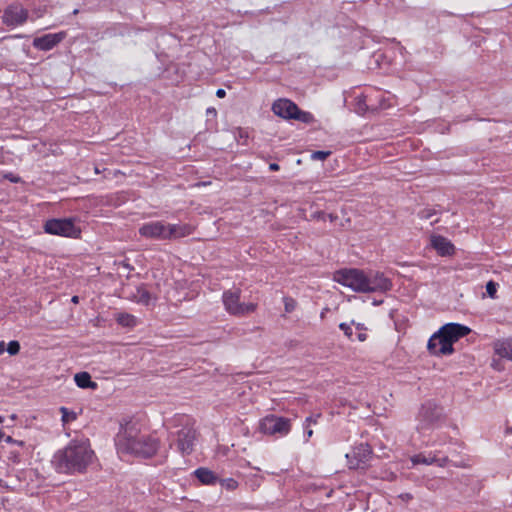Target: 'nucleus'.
Wrapping results in <instances>:
<instances>
[{
  "instance_id": "1",
  "label": "nucleus",
  "mask_w": 512,
  "mask_h": 512,
  "mask_svg": "<svg viewBox=\"0 0 512 512\" xmlns=\"http://www.w3.org/2000/svg\"><path fill=\"white\" fill-rule=\"evenodd\" d=\"M159 445L158 438L141 432L135 423L126 424L116 437V447L119 454L150 458L157 453Z\"/></svg>"
},
{
  "instance_id": "2",
  "label": "nucleus",
  "mask_w": 512,
  "mask_h": 512,
  "mask_svg": "<svg viewBox=\"0 0 512 512\" xmlns=\"http://www.w3.org/2000/svg\"><path fill=\"white\" fill-rule=\"evenodd\" d=\"M94 458L95 454L88 440H72L54 455L53 463L56 470L61 473L83 472Z\"/></svg>"
},
{
  "instance_id": "3",
  "label": "nucleus",
  "mask_w": 512,
  "mask_h": 512,
  "mask_svg": "<svg viewBox=\"0 0 512 512\" xmlns=\"http://www.w3.org/2000/svg\"><path fill=\"white\" fill-rule=\"evenodd\" d=\"M443 420V409L428 401L422 404L417 415L416 430L419 433L436 428Z\"/></svg>"
},
{
  "instance_id": "4",
  "label": "nucleus",
  "mask_w": 512,
  "mask_h": 512,
  "mask_svg": "<svg viewBox=\"0 0 512 512\" xmlns=\"http://www.w3.org/2000/svg\"><path fill=\"white\" fill-rule=\"evenodd\" d=\"M241 299V289L232 288L223 293L222 301L225 310L234 316H245L253 313L257 309L255 303H243Z\"/></svg>"
},
{
  "instance_id": "5",
  "label": "nucleus",
  "mask_w": 512,
  "mask_h": 512,
  "mask_svg": "<svg viewBox=\"0 0 512 512\" xmlns=\"http://www.w3.org/2000/svg\"><path fill=\"white\" fill-rule=\"evenodd\" d=\"M333 280L354 292L364 293L365 270L357 268L340 269L334 272Z\"/></svg>"
},
{
  "instance_id": "6",
  "label": "nucleus",
  "mask_w": 512,
  "mask_h": 512,
  "mask_svg": "<svg viewBox=\"0 0 512 512\" xmlns=\"http://www.w3.org/2000/svg\"><path fill=\"white\" fill-rule=\"evenodd\" d=\"M259 428L260 431L266 435L285 436L291 430V420L270 414L260 421Z\"/></svg>"
},
{
  "instance_id": "7",
  "label": "nucleus",
  "mask_w": 512,
  "mask_h": 512,
  "mask_svg": "<svg viewBox=\"0 0 512 512\" xmlns=\"http://www.w3.org/2000/svg\"><path fill=\"white\" fill-rule=\"evenodd\" d=\"M44 231L47 234L58 235L62 237L77 238L80 234L72 219H49L44 224Z\"/></svg>"
},
{
  "instance_id": "8",
  "label": "nucleus",
  "mask_w": 512,
  "mask_h": 512,
  "mask_svg": "<svg viewBox=\"0 0 512 512\" xmlns=\"http://www.w3.org/2000/svg\"><path fill=\"white\" fill-rule=\"evenodd\" d=\"M364 293H385L392 289V281L383 272L365 270Z\"/></svg>"
},
{
  "instance_id": "9",
  "label": "nucleus",
  "mask_w": 512,
  "mask_h": 512,
  "mask_svg": "<svg viewBox=\"0 0 512 512\" xmlns=\"http://www.w3.org/2000/svg\"><path fill=\"white\" fill-rule=\"evenodd\" d=\"M373 457V450L367 443H360L353 447L350 453L346 454L348 467L350 469H366Z\"/></svg>"
},
{
  "instance_id": "10",
  "label": "nucleus",
  "mask_w": 512,
  "mask_h": 512,
  "mask_svg": "<svg viewBox=\"0 0 512 512\" xmlns=\"http://www.w3.org/2000/svg\"><path fill=\"white\" fill-rule=\"evenodd\" d=\"M427 348L431 354L436 356L449 355L454 351L452 344L447 340L445 335L441 333V329L430 337Z\"/></svg>"
},
{
  "instance_id": "11",
  "label": "nucleus",
  "mask_w": 512,
  "mask_h": 512,
  "mask_svg": "<svg viewBox=\"0 0 512 512\" xmlns=\"http://www.w3.org/2000/svg\"><path fill=\"white\" fill-rule=\"evenodd\" d=\"M167 223L163 221H151L144 223L139 228V234L145 238L167 240Z\"/></svg>"
},
{
  "instance_id": "12",
  "label": "nucleus",
  "mask_w": 512,
  "mask_h": 512,
  "mask_svg": "<svg viewBox=\"0 0 512 512\" xmlns=\"http://www.w3.org/2000/svg\"><path fill=\"white\" fill-rule=\"evenodd\" d=\"M196 439V430L192 426L185 425L177 432V447L182 454H190Z\"/></svg>"
},
{
  "instance_id": "13",
  "label": "nucleus",
  "mask_w": 512,
  "mask_h": 512,
  "mask_svg": "<svg viewBox=\"0 0 512 512\" xmlns=\"http://www.w3.org/2000/svg\"><path fill=\"white\" fill-rule=\"evenodd\" d=\"M27 17L26 9L20 5H11L5 9L2 19L7 26H18L23 24Z\"/></svg>"
},
{
  "instance_id": "14",
  "label": "nucleus",
  "mask_w": 512,
  "mask_h": 512,
  "mask_svg": "<svg viewBox=\"0 0 512 512\" xmlns=\"http://www.w3.org/2000/svg\"><path fill=\"white\" fill-rule=\"evenodd\" d=\"M441 333L445 335L447 340L453 345L460 338L468 335L471 329L459 323H447L441 328Z\"/></svg>"
},
{
  "instance_id": "15",
  "label": "nucleus",
  "mask_w": 512,
  "mask_h": 512,
  "mask_svg": "<svg viewBox=\"0 0 512 512\" xmlns=\"http://www.w3.org/2000/svg\"><path fill=\"white\" fill-rule=\"evenodd\" d=\"M65 38L64 32L53 33V34H45L41 37H36L33 40V46L36 49L42 51H48L54 48L57 44H59Z\"/></svg>"
},
{
  "instance_id": "16",
  "label": "nucleus",
  "mask_w": 512,
  "mask_h": 512,
  "mask_svg": "<svg viewBox=\"0 0 512 512\" xmlns=\"http://www.w3.org/2000/svg\"><path fill=\"white\" fill-rule=\"evenodd\" d=\"M272 111L284 119H293L298 111V106L288 99H278L272 105Z\"/></svg>"
},
{
  "instance_id": "17",
  "label": "nucleus",
  "mask_w": 512,
  "mask_h": 512,
  "mask_svg": "<svg viewBox=\"0 0 512 512\" xmlns=\"http://www.w3.org/2000/svg\"><path fill=\"white\" fill-rule=\"evenodd\" d=\"M431 245L441 256H450L454 253V245L445 237L432 236Z\"/></svg>"
},
{
  "instance_id": "18",
  "label": "nucleus",
  "mask_w": 512,
  "mask_h": 512,
  "mask_svg": "<svg viewBox=\"0 0 512 512\" xmlns=\"http://www.w3.org/2000/svg\"><path fill=\"white\" fill-rule=\"evenodd\" d=\"M167 240H174L188 236L193 229L188 224H169L167 223Z\"/></svg>"
},
{
  "instance_id": "19",
  "label": "nucleus",
  "mask_w": 512,
  "mask_h": 512,
  "mask_svg": "<svg viewBox=\"0 0 512 512\" xmlns=\"http://www.w3.org/2000/svg\"><path fill=\"white\" fill-rule=\"evenodd\" d=\"M449 459L448 457L443 458H437L436 455L429 454L428 456H425L423 454H417L411 457V462L413 465L418 464H425V465H431V464H437L440 467L446 466Z\"/></svg>"
},
{
  "instance_id": "20",
  "label": "nucleus",
  "mask_w": 512,
  "mask_h": 512,
  "mask_svg": "<svg viewBox=\"0 0 512 512\" xmlns=\"http://www.w3.org/2000/svg\"><path fill=\"white\" fill-rule=\"evenodd\" d=\"M493 347L498 356L512 360V338L498 340Z\"/></svg>"
},
{
  "instance_id": "21",
  "label": "nucleus",
  "mask_w": 512,
  "mask_h": 512,
  "mask_svg": "<svg viewBox=\"0 0 512 512\" xmlns=\"http://www.w3.org/2000/svg\"><path fill=\"white\" fill-rule=\"evenodd\" d=\"M194 474H195L196 478L202 484H205V485H214L219 480L217 475L213 471L209 470L208 468H204V467L196 469Z\"/></svg>"
},
{
  "instance_id": "22",
  "label": "nucleus",
  "mask_w": 512,
  "mask_h": 512,
  "mask_svg": "<svg viewBox=\"0 0 512 512\" xmlns=\"http://www.w3.org/2000/svg\"><path fill=\"white\" fill-rule=\"evenodd\" d=\"M74 380L80 388H95L96 383L91 380V376L88 372H79L75 374Z\"/></svg>"
},
{
  "instance_id": "23",
  "label": "nucleus",
  "mask_w": 512,
  "mask_h": 512,
  "mask_svg": "<svg viewBox=\"0 0 512 512\" xmlns=\"http://www.w3.org/2000/svg\"><path fill=\"white\" fill-rule=\"evenodd\" d=\"M134 297L138 303L143 305H149L152 301V295L144 286L137 288Z\"/></svg>"
},
{
  "instance_id": "24",
  "label": "nucleus",
  "mask_w": 512,
  "mask_h": 512,
  "mask_svg": "<svg viewBox=\"0 0 512 512\" xmlns=\"http://www.w3.org/2000/svg\"><path fill=\"white\" fill-rule=\"evenodd\" d=\"M116 321L124 327H134L137 324L136 317L128 313H119L116 317Z\"/></svg>"
},
{
  "instance_id": "25",
  "label": "nucleus",
  "mask_w": 512,
  "mask_h": 512,
  "mask_svg": "<svg viewBox=\"0 0 512 512\" xmlns=\"http://www.w3.org/2000/svg\"><path fill=\"white\" fill-rule=\"evenodd\" d=\"M293 119L308 124L313 122L314 117L310 112L302 111L298 108V111L294 114Z\"/></svg>"
},
{
  "instance_id": "26",
  "label": "nucleus",
  "mask_w": 512,
  "mask_h": 512,
  "mask_svg": "<svg viewBox=\"0 0 512 512\" xmlns=\"http://www.w3.org/2000/svg\"><path fill=\"white\" fill-rule=\"evenodd\" d=\"M60 412L62 414V422L64 424L72 422V421L76 420V418H77V414L74 411H70L66 407H61Z\"/></svg>"
},
{
  "instance_id": "27",
  "label": "nucleus",
  "mask_w": 512,
  "mask_h": 512,
  "mask_svg": "<svg viewBox=\"0 0 512 512\" xmlns=\"http://www.w3.org/2000/svg\"><path fill=\"white\" fill-rule=\"evenodd\" d=\"M311 217L315 220H323L325 221L326 219H328L330 222H334L338 217L337 215H334V214H326L324 213L323 211H317V212H314Z\"/></svg>"
},
{
  "instance_id": "28",
  "label": "nucleus",
  "mask_w": 512,
  "mask_h": 512,
  "mask_svg": "<svg viewBox=\"0 0 512 512\" xmlns=\"http://www.w3.org/2000/svg\"><path fill=\"white\" fill-rule=\"evenodd\" d=\"M218 481L227 490H235L238 487V482L233 478L219 479Z\"/></svg>"
},
{
  "instance_id": "29",
  "label": "nucleus",
  "mask_w": 512,
  "mask_h": 512,
  "mask_svg": "<svg viewBox=\"0 0 512 512\" xmlns=\"http://www.w3.org/2000/svg\"><path fill=\"white\" fill-rule=\"evenodd\" d=\"M283 302H284L285 311L287 313H291L292 311H294L297 306L296 300L293 299L292 297H288V296L284 297Z\"/></svg>"
},
{
  "instance_id": "30",
  "label": "nucleus",
  "mask_w": 512,
  "mask_h": 512,
  "mask_svg": "<svg viewBox=\"0 0 512 512\" xmlns=\"http://www.w3.org/2000/svg\"><path fill=\"white\" fill-rule=\"evenodd\" d=\"M497 287H498V284L492 280L486 284V292L490 298L495 299L497 297L496 296Z\"/></svg>"
},
{
  "instance_id": "31",
  "label": "nucleus",
  "mask_w": 512,
  "mask_h": 512,
  "mask_svg": "<svg viewBox=\"0 0 512 512\" xmlns=\"http://www.w3.org/2000/svg\"><path fill=\"white\" fill-rule=\"evenodd\" d=\"M20 351V344L16 340H12L7 344V352L10 355H16Z\"/></svg>"
},
{
  "instance_id": "32",
  "label": "nucleus",
  "mask_w": 512,
  "mask_h": 512,
  "mask_svg": "<svg viewBox=\"0 0 512 512\" xmlns=\"http://www.w3.org/2000/svg\"><path fill=\"white\" fill-rule=\"evenodd\" d=\"M2 440L9 444H17L19 446L24 445L23 441L16 440V439L12 438L11 436H6L2 431H0V441H2Z\"/></svg>"
},
{
  "instance_id": "33",
  "label": "nucleus",
  "mask_w": 512,
  "mask_h": 512,
  "mask_svg": "<svg viewBox=\"0 0 512 512\" xmlns=\"http://www.w3.org/2000/svg\"><path fill=\"white\" fill-rule=\"evenodd\" d=\"M329 155V151H315L311 154V158L313 160H325Z\"/></svg>"
},
{
  "instance_id": "34",
  "label": "nucleus",
  "mask_w": 512,
  "mask_h": 512,
  "mask_svg": "<svg viewBox=\"0 0 512 512\" xmlns=\"http://www.w3.org/2000/svg\"><path fill=\"white\" fill-rule=\"evenodd\" d=\"M339 328L344 332V334L348 337V338H351L352 337V328L349 324L347 323H340L339 325Z\"/></svg>"
},
{
  "instance_id": "35",
  "label": "nucleus",
  "mask_w": 512,
  "mask_h": 512,
  "mask_svg": "<svg viewBox=\"0 0 512 512\" xmlns=\"http://www.w3.org/2000/svg\"><path fill=\"white\" fill-rule=\"evenodd\" d=\"M319 417H320V414H317L315 417L314 416L307 417L305 420L306 427H308L310 424H316L317 418H319Z\"/></svg>"
},
{
  "instance_id": "36",
  "label": "nucleus",
  "mask_w": 512,
  "mask_h": 512,
  "mask_svg": "<svg viewBox=\"0 0 512 512\" xmlns=\"http://www.w3.org/2000/svg\"><path fill=\"white\" fill-rule=\"evenodd\" d=\"M225 95H226V91H225L224 89H221V88H220V89H218V90L216 91V96H217L218 98H224V97H225Z\"/></svg>"
},
{
  "instance_id": "37",
  "label": "nucleus",
  "mask_w": 512,
  "mask_h": 512,
  "mask_svg": "<svg viewBox=\"0 0 512 512\" xmlns=\"http://www.w3.org/2000/svg\"><path fill=\"white\" fill-rule=\"evenodd\" d=\"M279 168H280V167H279V165H278L277 163H271V164L269 165V169H270L271 171H278V170H279Z\"/></svg>"
},
{
  "instance_id": "38",
  "label": "nucleus",
  "mask_w": 512,
  "mask_h": 512,
  "mask_svg": "<svg viewBox=\"0 0 512 512\" xmlns=\"http://www.w3.org/2000/svg\"><path fill=\"white\" fill-rule=\"evenodd\" d=\"M399 497H400L401 499H403V500H407V501H408V500H410V499H412V495H411V494H409V493L401 494Z\"/></svg>"
},
{
  "instance_id": "39",
  "label": "nucleus",
  "mask_w": 512,
  "mask_h": 512,
  "mask_svg": "<svg viewBox=\"0 0 512 512\" xmlns=\"http://www.w3.org/2000/svg\"><path fill=\"white\" fill-rule=\"evenodd\" d=\"M207 115H213L215 116L217 114V111L215 108H208L206 111Z\"/></svg>"
},
{
  "instance_id": "40",
  "label": "nucleus",
  "mask_w": 512,
  "mask_h": 512,
  "mask_svg": "<svg viewBox=\"0 0 512 512\" xmlns=\"http://www.w3.org/2000/svg\"><path fill=\"white\" fill-rule=\"evenodd\" d=\"M358 339H359L360 341H365V340H366V334H364V333L359 334V335H358Z\"/></svg>"
},
{
  "instance_id": "41",
  "label": "nucleus",
  "mask_w": 512,
  "mask_h": 512,
  "mask_svg": "<svg viewBox=\"0 0 512 512\" xmlns=\"http://www.w3.org/2000/svg\"><path fill=\"white\" fill-rule=\"evenodd\" d=\"M5 350V343L3 341L0 342V354H2Z\"/></svg>"
},
{
  "instance_id": "42",
  "label": "nucleus",
  "mask_w": 512,
  "mask_h": 512,
  "mask_svg": "<svg viewBox=\"0 0 512 512\" xmlns=\"http://www.w3.org/2000/svg\"><path fill=\"white\" fill-rule=\"evenodd\" d=\"M306 435H307V438H310L313 435V430L307 428L306 429Z\"/></svg>"
},
{
  "instance_id": "43",
  "label": "nucleus",
  "mask_w": 512,
  "mask_h": 512,
  "mask_svg": "<svg viewBox=\"0 0 512 512\" xmlns=\"http://www.w3.org/2000/svg\"><path fill=\"white\" fill-rule=\"evenodd\" d=\"M72 302L78 303V296H73L72 297Z\"/></svg>"
},
{
  "instance_id": "44",
  "label": "nucleus",
  "mask_w": 512,
  "mask_h": 512,
  "mask_svg": "<svg viewBox=\"0 0 512 512\" xmlns=\"http://www.w3.org/2000/svg\"><path fill=\"white\" fill-rule=\"evenodd\" d=\"M16 418H17L16 414H12V415L10 416V419H11V420H13V421H14V420H16Z\"/></svg>"
},
{
  "instance_id": "45",
  "label": "nucleus",
  "mask_w": 512,
  "mask_h": 512,
  "mask_svg": "<svg viewBox=\"0 0 512 512\" xmlns=\"http://www.w3.org/2000/svg\"><path fill=\"white\" fill-rule=\"evenodd\" d=\"M9 179H10L12 182H17V181H18V179H17V178H13V177H10Z\"/></svg>"
},
{
  "instance_id": "46",
  "label": "nucleus",
  "mask_w": 512,
  "mask_h": 512,
  "mask_svg": "<svg viewBox=\"0 0 512 512\" xmlns=\"http://www.w3.org/2000/svg\"><path fill=\"white\" fill-rule=\"evenodd\" d=\"M422 217L429 218L430 214H426V215L422 214Z\"/></svg>"
},
{
  "instance_id": "47",
  "label": "nucleus",
  "mask_w": 512,
  "mask_h": 512,
  "mask_svg": "<svg viewBox=\"0 0 512 512\" xmlns=\"http://www.w3.org/2000/svg\"><path fill=\"white\" fill-rule=\"evenodd\" d=\"M95 172H96V173H99V172H100V171H99V169H98L97 167H95Z\"/></svg>"
},
{
  "instance_id": "48",
  "label": "nucleus",
  "mask_w": 512,
  "mask_h": 512,
  "mask_svg": "<svg viewBox=\"0 0 512 512\" xmlns=\"http://www.w3.org/2000/svg\"><path fill=\"white\" fill-rule=\"evenodd\" d=\"M3 422V417L0 415V423Z\"/></svg>"
}]
</instances>
